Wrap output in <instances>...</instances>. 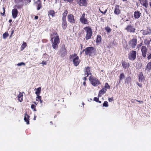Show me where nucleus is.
I'll use <instances>...</instances> for the list:
<instances>
[{"label":"nucleus","mask_w":151,"mask_h":151,"mask_svg":"<svg viewBox=\"0 0 151 151\" xmlns=\"http://www.w3.org/2000/svg\"><path fill=\"white\" fill-rule=\"evenodd\" d=\"M101 35H98L97 36V37L96 40V42L97 43H99L101 41Z\"/></svg>","instance_id":"30"},{"label":"nucleus","mask_w":151,"mask_h":151,"mask_svg":"<svg viewBox=\"0 0 151 151\" xmlns=\"http://www.w3.org/2000/svg\"><path fill=\"white\" fill-rule=\"evenodd\" d=\"M31 1V0H22L21 2H22L24 5H27L29 4Z\"/></svg>","instance_id":"29"},{"label":"nucleus","mask_w":151,"mask_h":151,"mask_svg":"<svg viewBox=\"0 0 151 151\" xmlns=\"http://www.w3.org/2000/svg\"><path fill=\"white\" fill-rule=\"evenodd\" d=\"M141 31H142V34L143 35H150L151 34V28L150 27H147V29L146 30L142 29Z\"/></svg>","instance_id":"9"},{"label":"nucleus","mask_w":151,"mask_h":151,"mask_svg":"<svg viewBox=\"0 0 151 151\" xmlns=\"http://www.w3.org/2000/svg\"><path fill=\"white\" fill-rule=\"evenodd\" d=\"M137 44V39L136 38H134L130 40L128 42L129 46L132 48H134Z\"/></svg>","instance_id":"5"},{"label":"nucleus","mask_w":151,"mask_h":151,"mask_svg":"<svg viewBox=\"0 0 151 151\" xmlns=\"http://www.w3.org/2000/svg\"><path fill=\"white\" fill-rule=\"evenodd\" d=\"M142 45V42L140 43V44H138V45L137 46V48H140Z\"/></svg>","instance_id":"48"},{"label":"nucleus","mask_w":151,"mask_h":151,"mask_svg":"<svg viewBox=\"0 0 151 151\" xmlns=\"http://www.w3.org/2000/svg\"><path fill=\"white\" fill-rule=\"evenodd\" d=\"M68 21L71 23H74L75 19L74 16L72 14H68L67 16Z\"/></svg>","instance_id":"12"},{"label":"nucleus","mask_w":151,"mask_h":151,"mask_svg":"<svg viewBox=\"0 0 151 151\" xmlns=\"http://www.w3.org/2000/svg\"><path fill=\"white\" fill-rule=\"evenodd\" d=\"M137 101V100L136 99H132L131 100V101L132 103H135V101Z\"/></svg>","instance_id":"50"},{"label":"nucleus","mask_w":151,"mask_h":151,"mask_svg":"<svg viewBox=\"0 0 151 151\" xmlns=\"http://www.w3.org/2000/svg\"><path fill=\"white\" fill-rule=\"evenodd\" d=\"M108 100L109 102H111L112 101H114V99L113 97H111V98H109Z\"/></svg>","instance_id":"49"},{"label":"nucleus","mask_w":151,"mask_h":151,"mask_svg":"<svg viewBox=\"0 0 151 151\" xmlns=\"http://www.w3.org/2000/svg\"><path fill=\"white\" fill-rule=\"evenodd\" d=\"M41 87H39L37 88V91L35 92V94L37 96H39L41 91Z\"/></svg>","instance_id":"31"},{"label":"nucleus","mask_w":151,"mask_h":151,"mask_svg":"<svg viewBox=\"0 0 151 151\" xmlns=\"http://www.w3.org/2000/svg\"><path fill=\"white\" fill-rule=\"evenodd\" d=\"M55 12L53 10H50L48 11V15L51 16L52 17L55 16Z\"/></svg>","instance_id":"26"},{"label":"nucleus","mask_w":151,"mask_h":151,"mask_svg":"<svg viewBox=\"0 0 151 151\" xmlns=\"http://www.w3.org/2000/svg\"><path fill=\"white\" fill-rule=\"evenodd\" d=\"M31 108L34 111H36V106L35 105L32 104L31 106Z\"/></svg>","instance_id":"45"},{"label":"nucleus","mask_w":151,"mask_h":151,"mask_svg":"<svg viewBox=\"0 0 151 151\" xmlns=\"http://www.w3.org/2000/svg\"><path fill=\"white\" fill-rule=\"evenodd\" d=\"M14 30H13L12 32H11V35L10 36V37H11V36L14 33Z\"/></svg>","instance_id":"59"},{"label":"nucleus","mask_w":151,"mask_h":151,"mask_svg":"<svg viewBox=\"0 0 151 151\" xmlns=\"http://www.w3.org/2000/svg\"><path fill=\"white\" fill-rule=\"evenodd\" d=\"M98 102H99V103L101 104V101H100L99 100L98 101Z\"/></svg>","instance_id":"64"},{"label":"nucleus","mask_w":151,"mask_h":151,"mask_svg":"<svg viewBox=\"0 0 151 151\" xmlns=\"http://www.w3.org/2000/svg\"><path fill=\"white\" fill-rule=\"evenodd\" d=\"M3 13L1 12L0 14L2 16H4L5 15V9L4 6L3 7Z\"/></svg>","instance_id":"44"},{"label":"nucleus","mask_w":151,"mask_h":151,"mask_svg":"<svg viewBox=\"0 0 151 151\" xmlns=\"http://www.w3.org/2000/svg\"><path fill=\"white\" fill-rule=\"evenodd\" d=\"M96 48L93 47H89L84 49L83 52H84L86 55L91 56L95 52Z\"/></svg>","instance_id":"3"},{"label":"nucleus","mask_w":151,"mask_h":151,"mask_svg":"<svg viewBox=\"0 0 151 151\" xmlns=\"http://www.w3.org/2000/svg\"><path fill=\"white\" fill-rule=\"evenodd\" d=\"M84 71V75H87V77H88L89 75L91 76L92 74L91 72V68L89 66L85 67Z\"/></svg>","instance_id":"10"},{"label":"nucleus","mask_w":151,"mask_h":151,"mask_svg":"<svg viewBox=\"0 0 151 151\" xmlns=\"http://www.w3.org/2000/svg\"><path fill=\"white\" fill-rule=\"evenodd\" d=\"M115 14L119 15L121 14V10L119 9V6L118 5H116L114 11Z\"/></svg>","instance_id":"16"},{"label":"nucleus","mask_w":151,"mask_h":151,"mask_svg":"<svg viewBox=\"0 0 151 151\" xmlns=\"http://www.w3.org/2000/svg\"><path fill=\"white\" fill-rule=\"evenodd\" d=\"M50 41L52 42V46L54 49H57L60 42L59 37L55 31L52 32L50 35Z\"/></svg>","instance_id":"1"},{"label":"nucleus","mask_w":151,"mask_h":151,"mask_svg":"<svg viewBox=\"0 0 151 151\" xmlns=\"http://www.w3.org/2000/svg\"><path fill=\"white\" fill-rule=\"evenodd\" d=\"M12 12L13 18L14 19L16 18L18 15L17 10L16 9H14L12 10Z\"/></svg>","instance_id":"17"},{"label":"nucleus","mask_w":151,"mask_h":151,"mask_svg":"<svg viewBox=\"0 0 151 151\" xmlns=\"http://www.w3.org/2000/svg\"><path fill=\"white\" fill-rule=\"evenodd\" d=\"M147 59L149 60L151 59V53L149 54L147 57Z\"/></svg>","instance_id":"51"},{"label":"nucleus","mask_w":151,"mask_h":151,"mask_svg":"<svg viewBox=\"0 0 151 151\" xmlns=\"http://www.w3.org/2000/svg\"><path fill=\"white\" fill-rule=\"evenodd\" d=\"M81 62V60L79 59L78 56L76 57L73 59V63L74 65L76 66H77Z\"/></svg>","instance_id":"13"},{"label":"nucleus","mask_w":151,"mask_h":151,"mask_svg":"<svg viewBox=\"0 0 151 151\" xmlns=\"http://www.w3.org/2000/svg\"><path fill=\"white\" fill-rule=\"evenodd\" d=\"M77 56H78L77 55V54H76V53H75L73 55H71L69 56V58L70 59H71L73 58H74Z\"/></svg>","instance_id":"40"},{"label":"nucleus","mask_w":151,"mask_h":151,"mask_svg":"<svg viewBox=\"0 0 151 151\" xmlns=\"http://www.w3.org/2000/svg\"><path fill=\"white\" fill-rule=\"evenodd\" d=\"M62 27L63 30L65 29L68 26L67 22L66 19H62Z\"/></svg>","instance_id":"18"},{"label":"nucleus","mask_w":151,"mask_h":151,"mask_svg":"<svg viewBox=\"0 0 151 151\" xmlns=\"http://www.w3.org/2000/svg\"><path fill=\"white\" fill-rule=\"evenodd\" d=\"M36 101H38V100H37V99H38V100H39L40 103L42 104V103L43 101L42 100V98L40 96H37L36 97Z\"/></svg>","instance_id":"39"},{"label":"nucleus","mask_w":151,"mask_h":151,"mask_svg":"<svg viewBox=\"0 0 151 151\" xmlns=\"http://www.w3.org/2000/svg\"><path fill=\"white\" fill-rule=\"evenodd\" d=\"M141 14L139 11L138 10L134 12V17L135 19H138L140 17Z\"/></svg>","instance_id":"20"},{"label":"nucleus","mask_w":151,"mask_h":151,"mask_svg":"<svg viewBox=\"0 0 151 151\" xmlns=\"http://www.w3.org/2000/svg\"><path fill=\"white\" fill-rule=\"evenodd\" d=\"M105 88L110 89V86L107 83H105Z\"/></svg>","instance_id":"43"},{"label":"nucleus","mask_w":151,"mask_h":151,"mask_svg":"<svg viewBox=\"0 0 151 151\" xmlns=\"http://www.w3.org/2000/svg\"><path fill=\"white\" fill-rule=\"evenodd\" d=\"M9 34L7 32H6L3 35V38L4 39H6L9 36Z\"/></svg>","instance_id":"38"},{"label":"nucleus","mask_w":151,"mask_h":151,"mask_svg":"<svg viewBox=\"0 0 151 151\" xmlns=\"http://www.w3.org/2000/svg\"><path fill=\"white\" fill-rule=\"evenodd\" d=\"M146 68L148 71H150L151 69V61L148 63Z\"/></svg>","instance_id":"35"},{"label":"nucleus","mask_w":151,"mask_h":151,"mask_svg":"<svg viewBox=\"0 0 151 151\" xmlns=\"http://www.w3.org/2000/svg\"><path fill=\"white\" fill-rule=\"evenodd\" d=\"M107 90L106 88H102L101 90L99 91V92L100 94H104L106 91Z\"/></svg>","instance_id":"32"},{"label":"nucleus","mask_w":151,"mask_h":151,"mask_svg":"<svg viewBox=\"0 0 151 151\" xmlns=\"http://www.w3.org/2000/svg\"><path fill=\"white\" fill-rule=\"evenodd\" d=\"M12 22V19H9V23H11V22Z\"/></svg>","instance_id":"63"},{"label":"nucleus","mask_w":151,"mask_h":151,"mask_svg":"<svg viewBox=\"0 0 151 151\" xmlns=\"http://www.w3.org/2000/svg\"><path fill=\"white\" fill-rule=\"evenodd\" d=\"M122 66L124 69H128L130 66V64L128 63H127L125 61H122Z\"/></svg>","instance_id":"19"},{"label":"nucleus","mask_w":151,"mask_h":151,"mask_svg":"<svg viewBox=\"0 0 151 151\" xmlns=\"http://www.w3.org/2000/svg\"><path fill=\"white\" fill-rule=\"evenodd\" d=\"M85 14L83 13L80 18V21L81 23L84 24H87L88 23V20L85 18Z\"/></svg>","instance_id":"8"},{"label":"nucleus","mask_w":151,"mask_h":151,"mask_svg":"<svg viewBox=\"0 0 151 151\" xmlns=\"http://www.w3.org/2000/svg\"><path fill=\"white\" fill-rule=\"evenodd\" d=\"M38 16H35V19H38Z\"/></svg>","instance_id":"57"},{"label":"nucleus","mask_w":151,"mask_h":151,"mask_svg":"<svg viewBox=\"0 0 151 151\" xmlns=\"http://www.w3.org/2000/svg\"><path fill=\"white\" fill-rule=\"evenodd\" d=\"M136 101L139 102V103H142L143 102H142V101H138V100H137V101Z\"/></svg>","instance_id":"60"},{"label":"nucleus","mask_w":151,"mask_h":151,"mask_svg":"<svg viewBox=\"0 0 151 151\" xmlns=\"http://www.w3.org/2000/svg\"><path fill=\"white\" fill-rule=\"evenodd\" d=\"M149 4L150 6V8H151V1L149 3Z\"/></svg>","instance_id":"61"},{"label":"nucleus","mask_w":151,"mask_h":151,"mask_svg":"<svg viewBox=\"0 0 151 151\" xmlns=\"http://www.w3.org/2000/svg\"><path fill=\"white\" fill-rule=\"evenodd\" d=\"M68 13V11L67 10H65L64 13L63 14L62 19H66V17Z\"/></svg>","instance_id":"27"},{"label":"nucleus","mask_w":151,"mask_h":151,"mask_svg":"<svg viewBox=\"0 0 151 151\" xmlns=\"http://www.w3.org/2000/svg\"><path fill=\"white\" fill-rule=\"evenodd\" d=\"M37 10H39L42 7L41 2L40 0H38L37 1Z\"/></svg>","instance_id":"28"},{"label":"nucleus","mask_w":151,"mask_h":151,"mask_svg":"<svg viewBox=\"0 0 151 151\" xmlns=\"http://www.w3.org/2000/svg\"><path fill=\"white\" fill-rule=\"evenodd\" d=\"M29 116L27 115V113H26L24 115V121L26 122V124H29Z\"/></svg>","instance_id":"21"},{"label":"nucleus","mask_w":151,"mask_h":151,"mask_svg":"<svg viewBox=\"0 0 151 151\" xmlns=\"http://www.w3.org/2000/svg\"><path fill=\"white\" fill-rule=\"evenodd\" d=\"M127 32L130 33H134L135 32L136 28L133 25L129 24L127 25L125 28Z\"/></svg>","instance_id":"7"},{"label":"nucleus","mask_w":151,"mask_h":151,"mask_svg":"<svg viewBox=\"0 0 151 151\" xmlns=\"http://www.w3.org/2000/svg\"><path fill=\"white\" fill-rule=\"evenodd\" d=\"M102 95V94H100L99 93V94L98 95V98H99V97H101Z\"/></svg>","instance_id":"55"},{"label":"nucleus","mask_w":151,"mask_h":151,"mask_svg":"<svg viewBox=\"0 0 151 151\" xmlns=\"http://www.w3.org/2000/svg\"><path fill=\"white\" fill-rule=\"evenodd\" d=\"M79 4L80 6H86L87 5L86 0H80Z\"/></svg>","instance_id":"22"},{"label":"nucleus","mask_w":151,"mask_h":151,"mask_svg":"<svg viewBox=\"0 0 151 151\" xmlns=\"http://www.w3.org/2000/svg\"><path fill=\"white\" fill-rule=\"evenodd\" d=\"M27 43L25 42L23 43L21 47V50H22L25 48L27 46Z\"/></svg>","instance_id":"36"},{"label":"nucleus","mask_w":151,"mask_h":151,"mask_svg":"<svg viewBox=\"0 0 151 151\" xmlns=\"http://www.w3.org/2000/svg\"><path fill=\"white\" fill-rule=\"evenodd\" d=\"M42 64L43 65H46V62H45L44 61H43L42 63Z\"/></svg>","instance_id":"56"},{"label":"nucleus","mask_w":151,"mask_h":151,"mask_svg":"<svg viewBox=\"0 0 151 151\" xmlns=\"http://www.w3.org/2000/svg\"><path fill=\"white\" fill-rule=\"evenodd\" d=\"M151 42V39L150 40H148L147 39L144 40V43L146 45H148L150 44Z\"/></svg>","instance_id":"34"},{"label":"nucleus","mask_w":151,"mask_h":151,"mask_svg":"<svg viewBox=\"0 0 151 151\" xmlns=\"http://www.w3.org/2000/svg\"><path fill=\"white\" fill-rule=\"evenodd\" d=\"M99 9L101 13L104 14H105L107 11V9H106L104 6H102L99 8Z\"/></svg>","instance_id":"24"},{"label":"nucleus","mask_w":151,"mask_h":151,"mask_svg":"<svg viewBox=\"0 0 151 151\" xmlns=\"http://www.w3.org/2000/svg\"><path fill=\"white\" fill-rule=\"evenodd\" d=\"M103 106L107 107L108 106V102L107 101H105L103 104Z\"/></svg>","instance_id":"42"},{"label":"nucleus","mask_w":151,"mask_h":151,"mask_svg":"<svg viewBox=\"0 0 151 151\" xmlns=\"http://www.w3.org/2000/svg\"><path fill=\"white\" fill-rule=\"evenodd\" d=\"M125 77L124 75V73H122L120 74L119 76V80H122L123 78Z\"/></svg>","instance_id":"41"},{"label":"nucleus","mask_w":151,"mask_h":151,"mask_svg":"<svg viewBox=\"0 0 151 151\" xmlns=\"http://www.w3.org/2000/svg\"><path fill=\"white\" fill-rule=\"evenodd\" d=\"M61 56L63 57L67 54V50L65 47H62L60 50Z\"/></svg>","instance_id":"15"},{"label":"nucleus","mask_w":151,"mask_h":151,"mask_svg":"<svg viewBox=\"0 0 151 151\" xmlns=\"http://www.w3.org/2000/svg\"><path fill=\"white\" fill-rule=\"evenodd\" d=\"M139 3L146 8H147L148 6L147 0H139Z\"/></svg>","instance_id":"14"},{"label":"nucleus","mask_w":151,"mask_h":151,"mask_svg":"<svg viewBox=\"0 0 151 151\" xmlns=\"http://www.w3.org/2000/svg\"><path fill=\"white\" fill-rule=\"evenodd\" d=\"M137 54L136 51L132 50L128 54L129 59L131 60H134L136 59Z\"/></svg>","instance_id":"6"},{"label":"nucleus","mask_w":151,"mask_h":151,"mask_svg":"<svg viewBox=\"0 0 151 151\" xmlns=\"http://www.w3.org/2000/svg\"><path fill=\"white\" fill-rule=\"evenodd\" d=\"M142 55L144 58L146 57L147 53V48L145 46H143L141 47V49Z\"/></svg>","instance_id":"11"},{"label":"nucleus","mask_w":151,"mask_h":151,"mask_svg":"<svg viewBox=\"0 0 151 151\" xmlns=\"http://www.w3.org/2000/svg\"><path fill=\"white\" fill-rule=\"evenodd\" d=\"M36 117H37L36 116H34V120H35L36 119Z\"/></svg>","instance_id":"62"},{"label":"nucleus","mask_w":151,"mask_h":151,"mask_svg":"<svg viewBox=\"0 0 151 151\" xmlns=\"http://www.w3.org/2000/svg\"><path fill=\"white\" fill-rule=\"evenodd\" d=\"M105 29L108 33H110L111 31V29L108 26L106 27Z\"/></svg>","instance_id":"37"},{"label":"nucleus","mask_w":151,"mask_h":151,"mask_svg":"<svg viewBox=\"0 0 151 151\" xmlns=\"http://www.w3.org/2000/svg\"><path fill=\"white\" fill-rule=\"evenodd\" d=\"M83 84L85 86H86V81H84L83 83Z\"/></svg>","instance_id":"58"},{"label":"nucleus","mask_w":151,"mask_h":151,"mask_svg":"<svg viewBox=\"0 0 151 151\" xmlns=\"http://www.w3.org/2000/svg\"><path fill=\"white\" fill-rule=\"evenodd\" d=\"M99 100V98H97L96 97H95L93 98V100L96 102H98V101Z\"/></svg>","instance_id":"47"},{"label":"nucleus","mask_w":151,"mask_h":151,"mask_svg":"<svg viewBox=\"0 0 151 151\" xmlns=\"http://www.w3.org/2000/svg\"><path fill=\"white\" fill-rule=\"evenodd\" d=\"M23 95L22 93L20 92L18 96V100L20 102H22L23 101Z\"/></svg>","instance_id":"25"},{"label":"nucleus","mask_w":151,"mask_h":151,"mask_svg":"<svg viewBox=\"0 0 151 151\" xmlns=\"http://www.w3.org/2000/svg\"><path fill=\"white\" fill-rule=\"evenodd\" d=\"M137 85L139 86V87H141L142 86V84L141 83H137Z\"/></svg>","instance_id":"54"},{"label":"nucleus","mask_w":151,"mask_h":151,"mask_svg":"<svg viewBox=\"0 0 151 151\" xmlns=\"http://www.w3.org/2000/svg\"><path fill=\"white\" fill-rule=\"evenodd\" d=\"M138 78L139 81V82H142L144 80V75L142 72H139L138 75Z\"/></svg>","instance_id":"23"},{"label":"nucleus","mask_w":151,"mask_h":151,"mask_svg":"<svg viewBox=\"0 0 151 151\" xmlns=\"http://www.w3.org/2000/svg\"><path fill=\"white\" fill-rule=\"evenodd\" d=\"M89 80L91 83L94 86H97L101 84L99 80L96 77L92 75L90 76Z\"/></svg>","instance_id":"4"},{"label":"nucleus","mask_w":151,"mask_h":151,"mask_svg":"<svg viewBox=\"0 0 151 151\" xmlns=\"http://www.w3.org/2000/svg\"><path fill=\"white\" fill-rule=\"evenodd\" d=\"M86 32L85 36L86 40H87L91 38L92 36L93 31L92 29L89 26H87L84 28Z\"/></svg>","instance_id":"2"},{"label":"nucleus","mask_w":151,"mask_h":151,"mask_svg":"<svg viewBox=\"0 0 151 151\" xmlns=\"http://www.w3.org/2000/svg\"><path fill=\"white\" fill-rule=\"evenodd\" d=\"M23 6L24 4H18L15 5V7L18 9H20L22 8L23 7Z\"/></svg>","instance_id":"33"},{"label":"nucleus","mask_w":151,"mask_h":151,"mask_svg":"<svg viewBox=\"0 0 151 151\" xmlns=\"http://www.w3.org/2000/svg\"><path fill=\"white\" fill-rule=\"evenodd\" d=\"M22 0H14L15 3H19L21 2Z\"/></svg>","instance_id":"52"},{"label":"nucleus","mask_w":151,"mask_h":151,"mask_svg":"<svg viewBox=\"0 0 151 151\" xmlns=\"http://www.w3.org/2000/svg\"><path fill=\"white\" fill-rule=\"evenodd\" d=\"M87 77V76H85L84 77H83V79L84 80V81H86V80H87V77Z\"/></svg>","instance_id":"53"},{"label":"nucleus","mask_w":151,"mask_h":151,"mask_svg":"<svg viewBox=\"0 0 151 151\" xmlns=\"http://www.w3.org/2000/svg\"><path fill=\"white\" fill-rule=\"evenodd\" d=\"M17 65L18 66H21L22 65L25 66V64L24 63L22 62L18 63Z\"/></svg>","instance_id":"46"}]
</instances>
